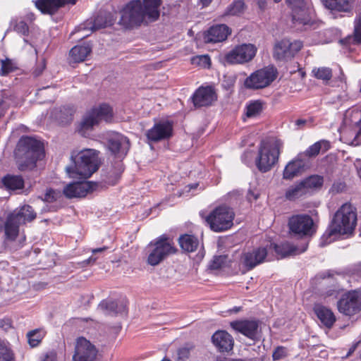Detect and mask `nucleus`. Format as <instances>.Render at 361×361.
<instances>
[{"mask_svg":"<svg viewBox=\"0 0 361 361\" xmlns=\"http://www.w3.org/2000/svg\"><path fill=\"white\" fill-rule=\"evenodd\" d=\"M357 225V209L350 203L343 204L335 213L334 217L321 238V245L324 246L334 240L337 235L352 233Z\"/></svg>","mask_w":361,"mask_h":361,"instance_id":"nucleus-1","label":"nucleus"},{"mask_svg":"<svg viewBox=\"0 0 361 361\" xmlns=\"http://www.w3.org/2000/svg\"><path fill=\"white\" fill-rule=\"evenodd\" d=\"M16 156L20 171L32 170L36 167L37 161L44 157V145L34 137L23 136L17 144Z\"/></svg>","mask_w":361,"mask_h":361,"instance_id":"nucleus-2","label":"nucleus"},{"mask_svg":"<svg viewBox=\"0 0 361 361\" xmlns=\"http://www.w3.org/2000/svg\"><path fill=\"white\" fill-rule=\"evenodd\" d=\"M99 152L94 149H84L71 153L74 166H68L66 171L73 178L87 179L99 168Z\"/></svg>","mask_w":361,"mask_h":361,"instance_id":"nucleus-3","label":"nucleus"},{"mask_svg":"<svg viewBox=\"0 0 361 361\" xmlns=\"http://www.w3.org/2000/svg\"><path fill=\"white\" fill-rule=\"evenodd\" d=\"M283 147V141L276 137L262 140L255 159L257 169L262 173L269 171L278 162Z\"/></svg>","mask_w":361,"mask_h":361,"instance_id":"nucleus-4","label":"nucleus"},{"mask_svg":"<svg viewBox=\"0 0 361 361\" xmlns=\"http://www.w3.org/2000/svg\"><path fill=\"white\" fill-rule=\"evenodd\" d=\"M147 249V263L153 267L159 264L169 256L177 252L172 239L166 235H161L150 242Z\"/></svg>","mask_w":361,"mask_h":361,"instance_id":"nucleus-5","label":"nucleus"},{"mask_svg":"<svg viewBox=\"0 0 361 361\" xmlns=\"http://www.w3.org/2000/svg\"><path fill=\"white\" fill-rule=\"evenodd\" d=\"M235 212L229 206L221 204L216 207L205 217V221L212 231L216 233L226 231L233 226Z\"/></svg>","mask_w":361,"mask_h":361,"instance_id":"nucleus-6","label":"nucleus"},{"mask_svg":"<svg viewBox=\"0 0 361 361\" xmlns=\"http://www.w3.org/2000/svg\"><path fill=\"white\" fill-rule=\"evenodd\" d=\"M118 23L126 29L140 26L146 16L141 0H131L121 11Z\"/></svg>","mask_w":361,"mask_h":361,"instance_id":"nucleus-7","label":"nucleus"},{"mask_svg":"<svg viewBox=\"0 0 361 361\" xmlns=\"http://www.w3.org/2000/svg\"><path fill=\"white\" fill-rule=\"evenodd\" d=\"M288 226L290 235L298 238L313 236L317 232V226L309 214H295L288 219Z\"/></svg>","mask_w":361,"mask_h":361,"instance_id":"nucleus-8","label":"nucleus"},{"mask_svg":"<svg viewBox=\"0 0 361 361\" xmlns=\"http://www.w3.org/2000/svg\"><path fill=\"white\" fill-rule=\"evenodd\" d=\"M278 75L277 69L271 66L259 69L247 77L244 82L247 89L259 90L268 87Z\"/></svg>","mask_w":361,"mask_h":361,"instance_id":"nucleus-9","label":"nucleus"},{"mask_svg":"<svg viewBox=\"0 0 361 361\" xmlns=\"http://www.w3.org/2000/svg\"><path fill=\"white\" fill-rule=\"evenodd\" d=\"M338 311L345 316H353L361 311V290H350L343 293L337 301Z\"/></svg>","mask_w":361,"mask_h":361,"instance_id":"nucleus-10","label":"nucleus"},{"mask_svg":"<svg viewBox=\"0 0 361 361\" xmlns=\"http://www.w3.org/2000/svg\"><path fill=\"white\" fill-rule=\"evenodd\" d=\"M257 51V47L252 44H242L226 53L224 59L229 64H243L252 61Z\"/></svg>","mask_w":361,"mask_h":361,"instance_id":"nucleus-11","label":"nucleus"},{"mask_svg":"<svg viewBox=\"0 0 361 361\" xmlns=\"http://www.w3.org/2000/svg\"><path fill=\"white\" fill-rule=\"evenodd\" d=\"M217 99L218 94L213 85H201L191 96L192 104L196 109L210 106Z\"/></svg>","mask_w":361,"mask_h":361,"instance_id":"nucleus-12","label":"nucleus"},{"mask_svg":"<svg viewBox=\"0 0 361 361\" xmlns=\"http://www.w3.org/2000/svg\"><path fill=\"white\" fill-rule=\"evenodd\" d=\"M303 44L300 40L291 42L288 39H283L275 45L274 57L280 61L290 60L301 50Z\"/></svg>","mask_w":361,"mask_h":361,"instance_id":"nucleus-13","label":"nucleus"},{"mask_svg":"<svg viewBox=\"0 0 361 361\" xmlns=\"http://www.w3.org/2000/svg\"><path fill=\"white\" fill-rule=\"evenodd\" d=\"M286 3L291 10L294 24L306 25L311 23L312 18L305 0H286Z\"/></svg>","mask_w":361,"mask_h":361,"instance_id":"nucleus-14","label":"nucleus"},{"mask_svg":"<svg viewBox=\"0 0 361 361\" xmlns=\"http://www.w3.org/2000/svg\"><path fill=\"white\" fill-rule=\"evenodd\" d=\"M98 350L97 348L84 337L77 339L75 353L73 355V361H95Z\"/></svg>","mask_w":361,"mask_h":361,"instance_id":"nucleus-15","label":"nucleus"},{"mask_svg":"<svg viewBox=\"0 0 361 361\" xmlns=\"http://www.w3.org/2000/svg\"><path fill=\"white\" fill-rule=\"evenodd\" d=\"M111 153L117 158L123 159L128 154L130 143L129 139L121 133H114L107 139Z\"/></svg>","mask_w":361,"mask_h":361,"instance_id":"nucleus-16","label":"nucleus"},{"mask_svg":"<svg viewBox=\"0 0 361 361\" xmlns=\"http://www.w3.org/2000/svg\"><path fill=\"white\" fill-rule=\"evenodd\" d=\"M173 135V123L169 121L156 123L146 133L147 138L152 142L169 139Z\"/></svg>","mask_w":361,"mask_h":361,"instance_id":"nucleus-17","label":"nucleus"},{"mask_svg":"<svg viewBox=\"0 0 361 361\" xmlns=\"http://www.w3.org/2000/svg\"><path fill=\"white\" fill-rule=\"evenodd\" d=\"M268 255V251L264 247L254 248L251 251L244 252L240 258L243 266L246 271H250L260 264H262Z\"/></svg>","mask_w":361,"mask_h":361,"instance_id":"nucleus-18","label":"nucleus"},{"mask_svg":"<svg viewBox=\"0 0 361 361\" xmlns=\"http://www.w3.org/2000/svg\"><path fill=\"white\" fill-rule=\"evenodd\" d=\"M319 276L322 279H329L334 283V287L332 288L326 290L323 293L324 298H326L329 297H334V298H337L341 290H342V288L340 287L341 281L346 279V274L343 271H336L335 270L329 269L320 273Z\"/></svg>","mask_w":361,"mask_h":361,"instance_id":"nucleus-19","label":"nucleus"},{"mask_svg":"<svg viewBox=\"0 0 361 361\" xmlns=\"http://www.w3.org/2000/svg\"><path fill=\"white\" fill-rule=\"evenodd\" d=\"M97 185L90 181H79L68 184L63 188V194L68 198L82 197L93 191Z\"/></svg>","mask_w":361,"mask_h":361,"instance_id":"nucleus-20","label":"nucleus"},{"mask_svg":"<svg viewBox=\"0 0 361 361\" xmlns=\"http://www.w3.org/2000/svg\"><path fill=\"white\" fill-rule=\"evenodd\" d=\"M231 327L250 339H255L258 328L259 322L255 319H240L230 323Z\"/></svg>","mask_w":361,"mask_h":361,"instance_id":"nucleus-21","label":"nucleus"},{"mask_svg":"<svg viewBox=\"0 0 361 361\" xmlns=\"http://www.w3.org/2000/svg\"><path fill=\"white\" fill-rule=\"evenodd\" d=\"M22 212H11L6 217L4 223V235L5 240L8 241H15L19 235L20 217Z\"/></svg>","mask_w":361,"mask_h":361,"instance_id":"nucleus-22","label":"nucleus"},{"mask_svg":"<svg viewBox=\"0 0 361 361\" xmlns=\"http://www.w3.org/2000/svg\"><path fill=\"white\" fill-rule=\"evenodd\" d=\"M231 34V29L225 24H218L213 25L204 34V41L206 42H220L226 40L228 35Z\"/></svg>","mask_w":361,"mask_h":361,"instance_id":"nucleus-23","label":"nucleus"},{"mask_svg":"<svg viewBox=\"0 0 361 361\" xmlns=\"http://www.w3.org/2000/svg\"><path fill=\"white\" fill-rule=\"evenodd\" d=\"M212 340L220 353H228L233 348L234 340L232 336L224 330L216 331L212 336Z\"/></svg>","mask_w":361,"mask_h":361,"instance_id":"nucleus-24","label":"nucleus"},{"mask_svg":"<svg viewBox=\"0 0 361 361\" xmlns=\"http://www.w3.org/2000/svg\"><path fill=\"white\" fill-rule=\"evenodd\" d=\"M313 311L322 325L329 329L333 327L336 317L330 308L320 303H316L313 307Z\"/></svg>","mask_w":361,"mask_h":361,"instance_id":"nucleus-25","label":"nucleus"},{"mask_svg":"<svg viewBox=\"0 0 361 361\" xmlns=\"http://www.w3.org/2000/svg\"><path fill=\"white\" fill-rule=\"evenodd\" d=\"M99 307L108 314L114 316L119 314L126 315L128 312L126 300H103L99 304Z\"/></svg>","mask_w":361,"mask_h":361,"instance_id":"nucleus-26","label":"nucleus"},{"mask_svg":"<svg viewBox=\"0 0 361 361\" xmlns=\"http://www.w3.org/2000/svg\"><path fill=\"white\" fill-rule=\"evenodd\" d=\"M35 20V15L29 12L24 16L12 19L11 24L14 31L23 36H27L29 34V24L33 23Z\"/></svg>","mask_w":361,"mask_h":361,"instance_id":"nucleus-27","label":"nucleus"},{"mask_svg":"<svg viewBox=\"0 0 361 361\" xmlns=\"http://www.w3.org/2000/svg\"><path fill=\"white\" fill-rule=\"evenodd\" d=\"M305 170V163L301 159H295L285 166L283 171V178L292 180L300 176Z\"/></svg>","mask_w":361,"mask_h":361,"instance_id":"nucleus-28","label":"nucleus"},{"mask_svg":"<svg viewBox=\"0 0 361 361\" xmlns=\"http://www.w3.org/2000/svg\"><path fill=\"white\" fill-rule=\"evenodd\" d=\"M143 12L150 22H154L160 16L159 7L162 0H143Z\"/></svg>","mask_w":361,"mask_h":361,"instance_id":"nucleus-29","label":"nucleus"},{"mask_svg":"<svg viewBox=\"0 0 361 361\" xmlns=\"http://www.w3.org/2000/svg\"><path fill=\"white\" fill-rule=\"evenodd\" d=\"M306 194L319 190L324 184V178L319 175H312L300 180Z\"/></svg>","mask_w":361,"mask_h":361,"instance_id":"nucleus-30","label":"nucleus"},{"mask_svg":"<svg viewBox=\"0 0 361 361\" xmlns=\"http://www.w3.org/2000/svg\"><path fill=\"white\" fill-rule=\"evenodd\" d=\"M116 18L111 12H104L98 14L93 20L92 29L97 30L103 27L111 26L114 24Z\"/></svg>","mask_w":361,"mask_h":361,"instance_id":"nucleus-31","label":"nucleus"},{"mask_svg":"<svg viewBox=\"0 0 361 361\" xmlns=\"http://www.w3.org/2000/svg\"><path fill=\"white\" fill-rule=\"evenodd\" d=\"M91 51L92 47L89 44L76 45L70 50L69 56L74 63H80L84 61Z\"/></svg>","mask_w":361,"mask_h":361,"instance_id":"nucleus-32","label":"nucleus"},{"mask_svg":"<svg viewBox=\"0 0 361 361\" xmlns=\"http://www.w3.org/2000/svg\"><path fill=\"white\" fill-rule=\"evenodd\" d=\"M178 243L183 251L192 252L197 249L199 240L194 235L183 234L179 237Z\"/></svg>","mask_w":361,"mask_h":361,"instance_id":"nucleus-33","label":"nucleus"},{"mask_svg":"<svg viewBox=\"0 0 361 361\" xmlns=\"http://www.w3.org/2000/svg\"><path fill=\"white\" fill-rule=\"evenodd\" d=\"M35 5L43 14L54 15L59 10L56 0H35Z\"/></svg>","mask_w":361,"mask_h":361,"instance_id":"nucleus-34","label":"nucleus"},{"mask_svg":"<svg viewBox=\"0 0 361 361\" xmlns=\"http://www.w3.org/2000/svg\"><path fill=\"white\" fill-rule=\"evenodd\" d=\"M331 147L328 140H321L310 145L305 152L304 154L308 158L316 157L322 150L324 152L328 151Z\"/></svg>","mask_w":361,"mask_h":361,"instance_id":"nucleus-35","label":"nucleus"},{"mask_svg":"<svg viewBox=\"0 0 361 361\" xmlns=\"http://www.w3.org/2000/svg\"><path fill=\"white\" fill-rule=\"evenodd\" d=\"M246 9L243 0H233L225 9L221 17L238 16L243 14Z\"/></svg>","mask_w":361,"mask_h":361,"instance_id":"nucleus-36","label":"nucleus"},{"mask_svg":"<svg viewBox=\"0 0 361 361\" xmlns=\"http://www.w3.org/2000/svg\"><path fill=\"white\" fill-rule=\"evenodd\" d=\"M4 185L12 190L22 189L24 187V180L21 176L7 174L2 178Z\"/></svg>","mask_w":361,"mask_h":361,"instance_id":"nucleus-37","label":"nucleus"},{"mask_svg":"<svg viewBox=\"0 0 361 361\" xmlns=\"http://www.w3.org/2000/svg\"><path fill=\"white\" fill-rule=\"evenodd\" d=\"M307 195L300 181L290 185L285 192V198L289 201H295Z\"/></svg>","mask_w":361,"mask_h":361,"instance_id":"nucleus-38","label":"nucleus"},{"mask_svg":"<svg viewBox=\"0 0 361 361\" xmlns=\"http://www.w3.org/2000/svg\"><path fill=\"white\" fill-rule=\"evenodd\" d=\"M351 0H322L324 6L329 10L338 12H348L350 10Z\"/></svg>","mask_w":361,"mask_h":361,"instance_id":"nucleus-39","label":"nucleus"},{"mask_svg":"<svg viewBox=\"0 0 361 361\" xmlns=\"http://www.w3.org/2000/svg\"><path fill=\"white\" fill-rule=\"evenodd\" d=\"M343 44H361V15L355 20L354 31L352 36H348L341 40Z\"/></svg>","mask_w":361,"mask_h":361,"instance_id":"nucleus-40","label":"nucleus"},{"mask_svg":"<svg viewBox=\"0 0 361 361\" xmlns=\"http://www.w3.org/2000/svg\"><path fill=\"white\" fill-rule=\"evenodd\" d=\"M92 111L97 118H98L99 121L104 120L108 122L113 118V109L106 104H102L99 107L93 109Z\"/></svg>","mask_w":361,"mask_h":361,"instance_id":"nucleus-41","label":"nucleus"},{"mask_svg":"<svg viewBox=\"0 0 361 361\" xmlns=\"http://www.w3.org/2000/svg\"><path fill=\"white\" fill-rule=\"evenodd\" d=\"M0 361H15V354L8 341L0 339Z\"/></svg>","mask_w":361,"mask_h":361,"instance_id":"nucleus-42","label":"nucleus"},{"mask_svg":"<svg viewBox=\"0 0 361 361\" xmlns=\"http://www.w3.org/2000/svg\"><path fill=\"white\" fill-rule=\"evenodd\" d=\"M12 212L23 213L22 216L20 217V222L22 224H25L26 221H32L37 216L34 209L29 204H24L23 206L16 209Z\"/></svg>","mask_w":361,"mask_h":361,"instance_id":"nucleus-43","label":"nucleus"},{"mask_svg":"<svg viewBox=\"0 0 361 361\" xmlns=\"http://www.w3.org/2000/svg\"><path fill=\"white\" fill-rule=\"evenodd\" d=\"M274 249L276 254L281 258L295 254L296 248L288 243L274 244Z\"/></svg>","mask_w":361,"mask_h":361,"instance_id":"nucleus-44","label":"nucleus"},{"mask_svg":"<svg viewBox=\"0 0 361 361\" xmlns=\"http://www.w3.org/2000/svg\"><path fill=\"white\" fill-rule=\"evenodd\" d=\"M0 75L2 77L7 76L8 74L18 70L17 64L11 59L6 58L0 61Z\"/></svg>","mask_w":361,"mask_h":361,"instance_id":"nucleus-45","label":"nucleus"},{"mask_svg":"<svg viewBox=\"0 0 361 361\" xmlns=\"http://www.w3.org/2000/svg\"><path fill=\"white\" fill-rule=\"evenodd\" d=\"M263 103L260 100L251 101L245 107V115L249 117H255L261 114L263 109Z\"/></svg>","mask_w":361,"mask_h":361,"instance_id":"nucleus-46","label":"nucleus"},{"mask_svg":"<svg viewBox=\"0 0 361 361\" xmlns=\"http://www.w3.org/2000/svg\"><path fill=\"white\" fill-rule=\"evenodd\" d=\"M312 74L317 79L326 82L331 79L333 75L331 68L328 67L314 68L312 70Z\"/></svg>","mask_w":361,"mask_h":361,"instance_id":"nucleus-47","label":"nucleus"},{"mask_svg":"<svg viewBox=\"0 0 361 361\" xmlns=\"http://www.w3.org/2000/svg\"><path fill=\"white\" fill-rule=\"evenodd\" d=\"M73 110L69 106H63L61 108L58 119L62 124L70 123L73 120Z\"/></svg>","mask_w":361,"mask_h":361,"instance_id":"nucleus-48","label":"nucleus"},{"mask_svg":"<svg viewBox=\"0 0 361 361\" xmlns=\"http://www.w3.org/2000/svg\"><path fill=\"white\" fill-rule=\"evenodd\" d=\"M27 337L30 345L32 347H36L41 343L43 338V335L41 331L35 329L28 332Z\"/></svg>","mask_w":361,"mask_h":361,"instance_id":"nucleus-49","label":"nucleus"},{"mask_svg":"<svg viewBox=\"0 0 361 361\" xmlns=\"http://www.w3.org/2000/svg\"><path fill=\"white\" fill-rule=\"evenodd\" d=\"M99 122L98 118H97L94 112L92 111L88 116L84 118L80 123V126L82 129L89 130L94 125H97Z\"/></svg>","mask_w":361,"mask_h":361,"instance_id":"nucleus-50","label":"nucleus"},{"mask_svg":"<svg viewBox=\"0 0 361 361\" xmlns=\"http://www.w3.org/2000/svg\"><path fill=\"white\" fill-rule=\"evenodd\" d=\"M288 356L287 348L284 346H277L272 353L273 361L280 360Z\"/></svg>","mask_w":361,"mask_h":361,"instance_id":"nucleus-51","label":"nucleus"},{"mask_svg":"<svg viewBox=\"0 0 361 361\" xmlns=\"http://www.w3.org/2000/svg\"><path fill=\"white\" fill-rule=\"evenodd\" d=\"M59 192H56L51 188L47 189L44 194L43 200L49 203L54 202L59 197Z\"/></svg>","mask_w":361,"mask_h":361,"instance_id":"nucleus-52","label":"nucleus"},{"mask_svg":"<svg viewBox=\"0 0 361 361\" xmlns=\"http://www.w3.org/2000/svg\"><path fill=\"white\" fill-rule=\"evenodd\" d=\"M190 355V348H186V347L180 348L177 350V357L176 359V361H185L189 358Z\"/></svg>","mask_w":361,"mask_h":361,"instance_id":"nucleus-53","label":"nucleus"},{"mask_svg":"<svg viewBox=\"0 0 361 361\" xmlns=\"http://www.w3.org/2000/svg\"><path fill=\"white\" fill-rule=\"evenodd\" d=\"M224 263V257L223 256H216L211 261L209 268L213 270L220 269Z\"/></svg>","mask_w":361,"mask_h":361,"instance_id":"nucleus-54","label":"nucleus"},{"mask_svg":"<svg viewBox=\"0 0 361 361\" xmlns=\"http://www.w3.org/2000/svg\"><path fill=\"white\" fill-rule=\"evenodd\" d=\"M45 68H46V61H45V59H43L42 60V61H40L39 63H38L36 65L35 69L33 70L32 74L35 77H38L43 73V71H44Z\"/></svg>","mask_w":361,"mask_h":361,"instance_id":"nucleus-55","label":"nucleus"},{"mask_svg":"<svg viewBox=\"0 0 361 361\" xmlns=\"http://www.w3.org/2000/svg\"><path fill=\"white\" fill-rule=\"evenodd\" d=\"M198 58V63L203 64L204 66H209L211 65V59L210 57L208 55H202L197 57Z\"/></svg>","mask_w":361,"mask_h":361,"instance_id":"nucleus-56","label":"nucleus"},{"mask_svg":"<svg viewBox=\"0 0 361 361\" xmlns=\"http://www.w3.org/2000/svg\"><path fill=\"white\" fill-rule=\"evenodd\" d=\"M59 8L64 7L66 5H75L78 0H56Z\"/></svg>","mask_w":361,"mask_h":361,"instance_id":"nucleus-57","label":"nucleus"},{"mask_svg":"<svg viewBox=\"0 0 361 361\" xmlns=\"http://www.w3.org/2000/svg\"><path fill=\"white\" fill-rule=\"evenodd\" d=\"M12 326V321L8 318H4L0 320V327L8 329Z\"/></svg>","mask_w":361,"mask_h":361,"instance_id":"nucleus-58","label":"nucleus"},{"mask_svg":"<svg viewBox=\"0 0 361 361\" xmlns=\"http://www.w3.org/2000/svg\"><path fill=\"white\" fill-rule=\"evenodd\" d=\"M56 353L54 352H50L46 354L42 361H56Z\"/></svg>","mask_w":361,"mask_h":361,"instance_id":"nucleus-59","label":"nucleus"},{"mask_svg":"<svg viewBox=\"0 0 361 361\" xmlns=\"http://www.w3.org/2000/svg\"><path fill=\"white\" fill-rule=\"evenodd\" d=\"M257 4L258 6V8L261 11H264L267 6V3L266 0H258L257 2Z\"/></svg>","mask_w":361,"mask_h":361,"instance_id":"nucleus-60","label":"nucleus"},{"mask_svg":"<svg viewBox=\"0 0 361 361\" xmlns=\"http://www.w3.org/2000/svg\"><path fill=\"white\" fill-rule=\"evenodd\" d=\"M259 197V194H255L252 191H249L247 195V198L250 202H252V200H256Z\"/></svg>","mask_w":361,"mask_h":361,"instance_id":"nucleus-61","label":"nucleus"},{"mask_svg":"<svg viewBox=\"0 0 361 361\" xmlns=\"http://www.w3.org/2000/svg\"><path fill=\"white\" fill-rule=\"evenodd\" d=\"M117 167H118V178L121 176V174L124 171V167H123V163L122 162H118L117 164Z\"/></svg>","mask_w":361,"mask_h":361,"instance_id":"nucleus-62","label":"nucleus"},{"mask_svg":"<svg viewBox=\"0 0 361 361\" xmlns=\"http://www.w3.org/2000/svg\"><path fill=\"white\" fill-rule=\"evenodd\" d=\"M212 1L213 0H200V2L203 7H207L212 2Z\"/></svg>","mask_w":361,"mask_h":361,"instance_id":"nucleus-63","label":"nucleus"},{"mask_svg":"<svg viewBox=\"0 0 361 361\" xmlns=\"http://www.w3.org/2000/svg\"><path fill=\"white\" fill-rule=\"evenodd\" d=\"M307 123L306 120L305 119H298L295 121V124L298 126H304Z\"/></svg>","mask_w":361,"mask_h":361,"instance_id":"nucleus-64","label":"nucleus"}]
</instances>
